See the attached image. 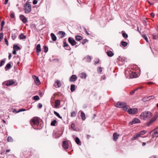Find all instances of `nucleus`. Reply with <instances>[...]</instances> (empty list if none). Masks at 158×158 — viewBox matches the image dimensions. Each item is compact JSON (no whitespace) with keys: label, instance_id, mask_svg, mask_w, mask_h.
<instances>
[{"label":"nucleus","instance_id":"e2e57ef3","mask_svg":"<svg viewBox=\"0 0 158 158\" xmlns=\"http://www.w3.org/2000/svg\"><path fill=\"white\" fill-rule=\"evenodd\" d=\"M5 42L6 44L8 46V45L9 44H8V42L7 40L6 39V38H5Z\"/></svg>","mask_w":158,"mask_h":158},{"label":"nucleus","instance_id":"5fc2aeb1","mask_svg":"<svg viewBox=\"0 0 158 158\" xmlns=\"http://www.w3.org/2000/svg\"><path fill=\"white\" fill-rule=\"evenodd\" d=\"M13 112L19 113L20 112V109L18 111H17L15 109H13Z\"/></svg>","mask_w":158,"mask_h":158},{"label":"nucleus","instance_id":"7ed1b4c3","mask_svg":"<svg viewBox=\"0 0 158 158\" xmlns=\"http://www.w3.org/2000/svg\"><path fill=\"white\" fill-rule=\"evenodd\" d=\"M39 123L38 118L37 117H34L30 121V123L32 126H38Z\"/></svg>","mask_w":158,"mask_h":158},{"label":"nucleus","instance_id":"680f3d73","mask_svg":"<svg viewBox=\"0 0 158 158\" xmlns=\"http://www.w3.org/2000/svg\"><path fill=\"white\" fill-rule=\"evenodd\" d=\"M99 61V60L98 59H97V60L95 61H94V64L96 65L97 64H98Z\"/></svg>","mask_w":158,"mask_h":158},{"label":"nucleus","instance_id":"774afa93","mask_svg":"<svg viewBox=\"0 0 158 158\" xmlns=\"http://www.w3.org/2000/svg\"><path fill=\"white\" fill-rule=\"evenodd\" d=\"M11 57V54L10 53H9V55L8 56V58L9 59H10Z\"/></svg>","mask_w":158,"mask_h":158},{"label":"nucleus","instance_id":"a878e982","mask_svg":"<svg viewBox=\"0 0 158 158\" xmlns=\"http://www.w3.org/2000/svg\"><path fill=\"white\" fill-rule=\"evenodd\" d=\"M142 99L144 102L149 101L151 99L150 97H146L143 98Z\"/></svg>","mask_w":158,"mask_h":158},{"label":"nucleus","instance_id":"37998d69","mask_svg":"<svg viewBox=\"0 0 158 158\" xmlns=\"http://www.w3.org/2000/svg\"><path fill=\"white\" fill-rule=\"evenodd\" d=\"M44 52L45 53L47 52L48 51V48L45 45H44Z\"/></svg>","mask_w":158,"mask_h":158},{"label":"nucleus","instance_id":"c85d7f7f","mask_svg":"<svg viewBox=\"0 0 158 158\" xmlns=\"http://www.w3.org/2000/svg\"><path fill=\"white\" fill-rule=\"evenodd\" d=\"M81 78H84L85 79L86 78V74L85 73H82L81 74Z\"/></svg>","mask_w":158,"mask_h":158},{"label":"nucleus","instance_id":"c03bdc74","mask_svg":"<svg viewBox=\"0 0 158 158\" xmlns=\"http://www.w3.org/2000/svg\"><path fill=\"white\" fill-rule=\"evenodd\" d=\"M56 83L58 86V87H60L61 86V84L60 83V81L59 80H57L56 81Z\"/></svg>","mask_w":158,"mask_h":158},{"label":"nucleus","instance_id":"c756f323","mask_svg":"<svg viewBox=\"0 0 158 158\" xmlns=\"http://www.w3.org/2000/svg\"><path fill=\"white\" fill-rule=\"evenodd\" d=\"M75 85L74 84H72L70 86V90L72 92H73L75 90Z\"/></svg>","mask_w":158,"mask_h":158},{"label":"nucleus","instance_id":"20e7f679","mask_svg":"<svg viewBox=\"0 0 158 158\" xmlns=\"http://www.w3.org/2000/svg\"><path fill=\"white\" fill-rule=\"evenodd\" d=\"M127 111L129 114H134L137 113L138 109L136 108H130Z\"/></svg>","mask_w":158,"mask_h":158},{"label":"nucleus","instance_id":"6e6552de","mask_svg":"<svg viewBox=\"0 0 158 158\" xmlns=\"http://www.w3.org/2000/svg\"><path fill=\"white\" fill-rule=\"evenodd\" d=\"M68 41L72 46H74L77 43L74 40V39L71 37H69L68 38Z\"/></svg>","mask_w":158,"mask_h":158},{"label":"nucleus","instance_id":"cd10ccee","mask_svg":"<svg viewBox=\"0 0 158 158\" xmlns=\"http://www.w3.org/2000/svg\"><path fill=\"white\" fill-rule=\"evenodd\" d=\"M129 107V106L128 105H127L125 103V105L122 108V110H123L127 111Z\"/></svg>","mask_w":158,"mask_h":158},{"label":"nucleus","instance_id":"603ef678","mask_svg":"<svg viewBox=\"0 0 158 158\" xmlns=\"http://www.w3.org/2000/svg\"><path fill=\"white\" fill-rule=\"evenodd\" d=\"M137 90V89H135V90H132L130 92V94L131 95H133V94L135 91Z\"/></svg>","mask_w":158,"mask_h":158},{"label":"nucleus","instance_id":"f704fd0d","mask_svg":"<svg viewBox=\"0 0 158 158\" xmlns=\"http://www.w3.org/2000/svg\"><path fill=\"white\" fill-rule=\"evenodd\" d=\"M121 45L124 47H126L127 44V42L123 41H122L121 42Z\"/></svg>","mask_w":158,"mask_h":158},{"label":"nucleus","instance_id":"6e6d98bb","mask_svg":"<svg viewBox=\"0 0 158 158\" xmlns=\"http://www.w3.org/2000/svg\"><path fill=\"white\" fill-rule=\"evenodd\" d=\"M87 41V39H84L82 42V44H84Z\"/></svg>","mask_w":158,"mask_h":158},{"label":"nucleus","instance_id":"bb28decb","mask_svg":"<svg viewBox=\"0 0 158 158\" xmlns=\"http://www.w3.org/2000/svg\"><path fill=\"white\" fill-rule=\"evenodd\" d=\"M75 141L76 143L79 145H81V143H80V140L79 139V138L78 137H76L75 139Z\"/></svg>","mask_w":158,"mask_h":158},{"label":"nucleus","instance_id":"473e14b6","mask_svg":"<svg viewBox=\"0 0 158 158\" xmlns=\"http://www.w3.org/2000/svg\"><path fill=\"white\" fill-rule=\"evenodd\" d=\"M58 33L61 35V38L63 37L64 36L65 34V32L63 31H59L58 32Z\"/></svg>","mask_w":158,"mask_h":158},{"label":"nucleus","instance_id":"4c0bfd02","mask_svg":"<svg viewBox=\"0 0 158 158\" xmlns=\"http://www.w3.org/2000/svg\"><path fill=\"white\" fill-rule=\"evenodd\" d=\"M31 27L32 29L35 30L36 29V25L34 24H31Z\"/></svg>","mask_w":158,"mask_h":158},{"label":"nucleus","instance_id":"aec40b11","mask_svg":"<svg viewBox=\"0 0 158 158\" xmlns=\"http://www.w3.org/2000/svg\"><path fill=\"white\" fill-rule=\"evenodd\" d=\"M106 53L108 56L110 57L114 55V53L110 50L107 51Z\"/></svg>","mask_w":158,"mask_h":158},{"label":"nucleus","instance_id":"72a5a7b5","mask_svg":"<svg viewBox=\"0 0 158 158\" xmlns=\"http://www.w3.org/2000/svg\"><path fill=\"white\" fill-rule=\"evenodd\" d=\"M14 50H15L16 51L20 49V47L17 45H14L13 47Z\"/></svg>","mask_w":158,"mask_h":158},{"label":"nucleus","instance_id":"9d476101","mask_svg":"<svg viewBox=\"0 0 158 158\" xmlns=\"http://www.w3.org/2000/svg\"><path fill=\"white\" fill-rule=\"evenodd\" d=\"M20 20L24 24H26L27 22V18L23 15H20Z\"/></svg>","mask_w":158,"mask_h":158},{"label":"nucleus","instance_id":"f03ea898","mask_svg":"<svg viewBox=\"0 0 158 158\" xmlns=\"http://www.w3.org/2000/svg\"><path fill=\"white\" fill-rule=\"evenodd\" d=\"M31 10V5L25 3L23 6V10L26 14L29 13Z\"/></svg>","mask_w":158,"mask_h":158},{"label":"nucleus","instance_id":"2f4dec72","mask_svg":"<svg viewBox=\"0 0 158 158\" xmlns=\"http://www.w3.org/2000/svg\"><path fill=\"white\" fill-rule=\"evenodd\" d=\"M71 127L74 131H77V128L75 127V125L74 123H72L71 125Z\"/></svg>","mask_w":158,"mask_h":158},{"label":"nucleus","instance_id":"3c124183","mask_svg":"<svg viewBox=\"0 0 158 158\" xmlns=\"http://www.w3.org/2000/svg\"><path fill=\"white\" fill-rule=\"evenodd\" d=\"M5 63V61L4 60H2L0 63V67L2 66Z\"/></svg>","mask_w":158,"mask_h":158},{"label":"nucleus","instance_id":"338daca9","mask_svg":"<svg viewBox=\"0 0 158 158\" xmlns=\"http://www.w3.org/2000/svg\"><path fill=\"white\" fill-rule=\"evenodd\" d=\"M84 30H85V33H86V34L87 35H89V33L88 32V31H87L86 30V29H85V28H84Z\"/></svg>","mask_w":158,"mask_h":158},{"label":"nucleus","instance_id":"a211bd4d","mask_svg":"<svg viewBox=\"0 0 158 158\" xmlns=\"http://www.w3.org/2000/svg\"><path fill=\"white\" fill-rule=\"evenodd\" d=\"M83 60H84L86 62H90L91 60V58L90 56L88 55L85 57L84 58Z\"/></svg>","mask_w":158,"mask_h":158},{"label":"nucleus","instance_id":"1a4fd4ad","mask_svg":"<svg viewBox=\"0 0 158 158\" xmlns=\"http://www.w3.org/2000/svg\"><path fill=\"white\" fill-rule=\"evenodd\" d=\"M32 78L34 80L35 83L37 85H38L40 84V81L38 77H37L35 75H33Z\"/></svg>","mask_w":158,"mask_h":158},{"label":"nucleus","instance_id":"a18cd8bd","mask_svg":"<svg viewBox=\"0 0 158 158\" xmlns=\"http://www.w3.org/2000/svg\"><path fill=\"white\" fill-rule=\"evenodd\" d=\"M26 36L25 35H24L23 33L20 34V39H24L26 38Z\"/></svg>","mask_w":158,"mask_h":158},{"label":"nucleus","instance_id":"bf43d9fd","mask_svg":"<svg viewBox=\"0 0 158 158\" xmlns=\"http://www.w3.org/2000/svg\"><path fill=\"white\" fill-rule=\"evenodd\" d=\"M38 107L40 108H41L42 106V105L40 103H39L38 105Z\"/></svg>","mask_w":158,"mask_h":158},{"label":"nucleus","instance_id":"39448f33","mask_svg":"<svg viewBox=\"0 0 158 158\" xmlns=\"http://www.w3.org/2000/svg\"><path fill=\"white\" fill-rule=\"evenodd\" d=\"M152 132V135L153 138H157L158 137V127L156 128L153 131L150 132V134Z\"/></svg>","mask_w":158,"mask_h":158},{"label":"nucleus","instance_id":"c9c22d12","mask_svg":"<svg viewBox=\"0 0 158 158\" xmlns=\"http://www.w3.org/2000/svg\"><path fill=\"white\" fill-rule=\"evenodd\" d=\"M143 38L147 42H148V37L145 34H143L142 35Z\"/></svg>","mask_w":158,"mask_h":158},{"label":"nucleus","instance_id":"412c9836","mask_svg":"<svg viewBox=\"0 0 158 158\" xmlns=\"http://www.w3.org/2000/svg\"><path fill=\"white\" fill-rule=\"evenodd\" d=\"M138 76L137 74L135 73H133L130 75V77L131 78H134L137 77Z\"/></svg>","mask_w":158,"mask_h":158},{"label":"nucleus","instance_id":"58836bf2","mask_svg":"<svg viewBox=\"0 0 158 158\" xmlns=\"http://www.w3.org/2000/svg\"><path fill=\"white\" fill-rule=\"evenodd\" d=\"M56 122L57 121L56 120H54L51 122V125L53 126H55L56 123Z\"/></svg>","mask_w":158,"mask_h":158},{"label":"nucleus","instance_id":"ea45409f","mask_svg":"<svg viewBox=\"0 0 158 158\" xmlns=\"http://www.w3.org/2000/svg\"><path fill=\"white\" fill-rule=\"evenodd\" d=\"M32 99L35 100L37 101L40 99V98L38 95H36L33 96L32 97Z\"/></svg>","mask_w":158,"mask_h":158},{"label":"nucleus","instance_id":"f8f14e48","mask_svg":"<svg viewBox=\"0 0 158 158\" xmlns=\"http://www.w3.org/2000/svg\"><path fill=\"white\" fill-rule=\"evenodd\" d=\"M62 135V134L59 133L55 132L54 131L53 132L52 134V136L53 137L55 138H59Z\"/></svg>","mask_w":158,"mask_h":158},{"label":"nucleus","instance_id":"0e129e2a","mask_svg":"<svg viewBox=\"0 0 158 158\" xmlns=\"http://www.w3.org/2000/svg\"><path fill=\"white\" fill-rule=\"evenodd\" d=\"M5 22L4 21H2V22L1 25V27H3L5 25Z\"/></svg>","mask_w":158,"mask_h":158},{"label":"nucleus","instance_id":"5701e85b","mask_svg":"<svg viewBox=\"0 0 158 158\" xmlns=\"http://www.w3.org/2000/svg\"><path fill=\"white\" fill-rule=\"evenodd\" d=\"M60 104V101L59 100H57L55 102V106L56 107L59 106Z\"/></svg>","mask_w":158,"mask_h":158},{"label":"nucleus","instance_id":"e433bc0d","mask_svg":"<svg viewBox=\"0 0 158 158\" xmlns=\"http://www.w3.org/2000/svg\"><path fill=\"white\" fill-rule=\"evenodd\" d=\"M54 114L57 117L59 118H60L61 119L62 118V117L61 116H60V114L57 112L54 111Z\"/></svg>","mask_w":158,"mask_h":158},{"label":"nucleus","instance_id":"a19ab883","mask_svg":"<svg viewBox=\"0 0 158 158\" xmlns=\"http://www.w3.org/2000/svg\"><path fill=\"white\" fill-rule=\"evenodd\" d=\"M11 67L10 64V63H8L5 67V69H9Z\"/></svg>","mask_w":158,"mask_h":158},{"label":"nucleus","instance_id":"4d7b16f0","mask_svg":"<svg viewBox=\"0 0 158 158\" xmlns=\"http://www.w3.org/2000/svg\"><path fill=\"white\" fill-rule=\"evenodd\" d=\"M38 2L37 0H33V4L34 5H35L37 4Z\"/></svg>","mask_w":158,"mask_h":158},{"label":"nucleus","instance_id":"f3484780","mask_svg":"<svg viewBox=\"0 0 158 158\" xmlns=\"http://www.w3.org/2000/svg\"><path fill=\"white\" fill-rule=\"evenodd\" d=\"M77 79V77L76 75H72L70 77L69 81L71 82H73L75 81Z\"/></svg>","mask_w":158,"mask_h":158},{"label":"nucleus","instance_id":"0eeeda50","mask_svg":"<svg viewBox=\"0 0 158 158\" xmlns=\"http://www.w3.org/2000/svg\"><path fill=\"white\" fill-rule=\"evenodd\" d=\"M158 116L157 115H156L154 116L148 122L147 126H149L150 124H152L153 122H154L156 119V118L158 117Z\"/></svg>","mask_w":158,"mask_h":158},{"label":"nucleus","instance_id":"dca6fc26","mask_svg":"<svg viewBox=\"0 0 158 158\" xmlns=\"http://www.w3.org/2000/svg\"><path fill=\"white\" fill-rule=\"evenodd\" d=\"M119 136V135L117 133H114L113 135V140L116 141L118 139V138Z\"/></svg>","mask_w":158,"mask_h":158},{"label":"nucleus","instance_id":"79ce46f5","mask_svg":"<svg viewBox=\"0 0 158 158\" xmlns=\"http://www.w3.org/2000/svg\"><path fill=\"white\" fill-rule=\"evenodd\" d=\"M7 141L9 142H12L13 141V139L11 137L8 136L7 138Z\"/></svg>","mask_w":158,"mask_h":158},{"label":"nucleus","instance_id":"ddd939ff","mask_svg":"<svg viewBox=\"0 0 158 158\" xmlns=\"http://www.w3.org/2000/svg\"><path fill=\"white\" fill-rule=\"evenodd\" d=\"M63 148L64 149H68L69 148L68 143L67 141H64L63 142L62 144Z\"/></svg>","mask_w":158,"mask_h":158},{"label":"nucleus","instance_id":"7c9ffc66","mask_svg":"<svg viewBox=\"0 0 158 158\" xmlns=\"http://www.w3.org/2000/svg\"><path fill=\"white\" fill-rule=\"evenodd\" d=\"M76 40L77 41H80L82 39V37L80 35H77L75 37Z\"/></svg>","mask_w":158,"mask_h":158},{"label":"nucleus","instance_id":"69168bd1","mask_svg":"<svg viewBox=\"0 0 158 158\" xmlns=\"http://www.w3.org/2000/svg\"><path fill=\"white\" fill-rule=\"evenodd\" d=\"M152 36H153V39H156V34L154 33L152 34Z\"/></svg>","mask_w":158,"mask_h":158},{"label":"nucleus","instance_id":"864d4df0","mask_svg":"<svg viewBox=\"0 0 158 158\" xmlns=\"http://www.w3.org/2000/svg\"><path fill=\"white\" fill-rule=\"evenodd\" d=\"M3 34L2 33H0V41L3 39Z\"/></svg>","mask_w":158,"mask_h":158},{"label":"nucleus","instance_id":"2eb2a0df","mask_svg":"<svg viewBox=\"0 0 158 158\" xmlns=\"http://www.w3.org/2000/svg\"><path fill=\"white\" fill-rule=\"evenodd\" d=\"M63 47L65 48V49L66 50L70 51L71 50V48L67 44L66 42H63Z\"/></svg>","mask_w":158,"mask_h":158},{"label":"nucleus","instance_id":"6ab92c4d","mask_svg":"<svg viewBox=\"0 0 158 158\" xmlns=\"http://www.w3.org/2000/svg\"><path fill=\"white\" fill-rule=\"evenodd\" d=\"M14 83V81L12 80H9L5 82V83L6 85L7 86H9L10 85H12L13 83Z\"/></svg>","mask_w":158,"mask_h":158},{"label":"nucleus","instance_id":"052dcab7","mask_svg":"<svg viewBox=\"0 0 158 158\" xmlns=\"http://www.w3.org/2000/svg\"><path fill=\"white\" fill-rule=\"evenodd\" d=\"M10 17L12 18H14L15 17V14L13 13H12L10 14Z\"/></svg>","mask_w":158,"mask_h":158},{"label":"nucleus","instance_id":"09e8293b","mask_svg":"<svg viewBox=\"0 0 158 158\" xmlns=\"http://www.w3.org/2000/svg\"><path fill=\"white\" fill-rule=\"evenodd\" d=\"M117 59L119 61H122V62H123L125 60V59L120 56H119L118 58H117Z\"/></svg>","mask_w":158,"mask_h":158},{"label":"nucleus","instance_id":"f257e3e1","mask_svg":"<svg viewBox=\"0 0 158 158\" xmlns=\"http://www.w3.org/2000/svg\"><path fill=\"white\" fill-rule=\"evenodd\" d=\"M152 115V114L151 112L148 111H144L141 113L140 117L143 120H146L151 118Z\"/></svg>","mask_w":158,"mask_h":158},{"label":"nucleus","instance_id":"423d86ee","mask_svg":"<svg viewBox=\"0 0 158 158\" xmlns=\"http://www.w3.org/2000/svg\"><path fill=\"white\" fill-rule=\"evenodd\" d=\"M140 121L139 119L137 118H135L133 119L131 122H130L129 123V125H132L134 124L140 123Z\"/></svg>","mask_w":158,"mask_h":158},{"label":"nucleus","instance_id":"49530a36","mask_svg":"<svg viewBox=\"0 0 158 158\" xmlns=\"http://www.w3.org/2000/svg\"><path fill=\"white\" fill-rule=\"evenodd\" d=\"M122 35L123 37L125 38V39L127 38L128 36L127 34L126 33L124 32L122 33Z\"/></svg>","mask_w":158,"mask_h":158},{"label":"nucleus","instance_id":"9b49d317","mask_svg":"<svg viewBox=\"0 0 158 158\" xmlns=\"http://www.w3.org/2000/svg\"><path fill=\"white\" fill-rule=\"evenodd\" d=\"M125 102H118L116 105H115V106L118 108H123L124 106L125 105Z\"/></svg>","mask_w":158,"mask_h":158},{"label":"nucleus","instance_id":"4be33fe9","mask_svg":"<svg viewBox=\"0 0 158 158\" xmlns=\"http://www.w3.org/2000/svg\"><path fill=\"white\" fill-rule=\"evenodd\" d=\"M36 52H40L41 51V46L40 44H38L36 48Z\"/></svg>","mask_w":158,"mask_h":158},{"label":"nucleus","instance_id":"b1692460","mask_svg":"<svg viewBox=\"0 0 158 158\" xmlns=\"http://www.w3.org/2000/svg\"><path fill=\"white\" fill-rule=\"evenodd\" d=\"M50 35L53 41H55L56 40V37L54 33H51Z\"/></svg>","mask_w":158,"mask_h":158},{"label":"nucleus","instance_id":"de8ad7c7","mask_svg":"<svg viewBox=\"0 0 158 158\" xmlns=\"http://www.w3.org/2000/svg\"><path fill=\"white\" fill-rule=\"evenodd\" d=\"M76 114L75 111H73L71 113V117H75L76 116Z\"/></svg>","mask_w":158,"mask_h":158},{"label":"nucleus","instance_id":"8fccbe9b","mask_svg":"<svg viewBox=\"0 0 158 158\" xmlns=\"http://www.w3.org/2000/svg\"><path fill=\"white\" fill-rule=\"evenodd\" d=\"M146 132V131H145L143 130V131H140L138 133L139 134H140V136H141V135H143Z\"/></svg>","mask_w":158,"mask_h":158},{"label":"nucleus","instance_id":"4468645a","mask_svg":"<svg viewBox=\"0 0 158 158\" xmlns=\"http://www.w3.org/2000/svg\"><path fill=\"white\" fill-rule=\"evenodd\" d=\"M140 136V134H139L138 133L134 135V136L131 138V140L132 141L135 140L137 138L139 137Z\"/></svg>","mask_w":158,"mask_h":158},{"label":"nucleus","instance_id":"13d9d810","mask_svg":"<svg viewBox=\"0 0 158 158\" xmlns=\"http://www.w3.org/2000/svg\"><path fill=\"white\" fill-rule=\"evenodd\" d=\"M97 71L98 73H101L102 71V69L101 67H99L97 70Z\"/></svg>","mask_w":158,"mask_h":158},{"label":"nucleus","instance_id":"393cba45","mask_svg":"<svg viewBox=\"0 0 158 158\" xmlns=\"http://www.w3.org/2000/svg\"><path fill=\"white\" fill-rule=\"evenodd\" d=\"M81 117L82 119L83 120H85L86 119L85 114L82 111H81Z\"/></svg>","mask_w":158,"mask_h":158}]
</instances>
